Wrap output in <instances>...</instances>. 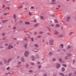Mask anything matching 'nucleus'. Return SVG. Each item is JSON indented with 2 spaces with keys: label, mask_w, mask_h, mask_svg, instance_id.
Instances as JSON below:
<instances>
[{
  "label": "nucleus",
  "mask_w": 76,
  "mask_h": 76,
  "mask_svg": "<svg viewBox=\"0 0 76 76\" xmlns=\"http://www.w3.org/2000/svg\"><path fill=\"white\" fill-rule=\"evenodd\" d=\"M3 40H6V42H7V37H4L3 38H2Z\"/></svg>",
  "instance_id": "4"
},
{
  "label": "nucleus",
  "mask_w": 76,
  "mask_h": 76,
  "mask_svg": "<svg viewBox=\"0 0 76 76\" xmlns=\"http://www.w3.org/2000/svg\"><path fill=\"white\" fill-rule=\"evenodd\" d=\"M65 70V68L64 67H63L62 68V72H64Z\"/></svg>",
  "instance_id": "10"
},
{
  "label": "nucleus",
  "mask_w": 76,
  "mask_h": 76,
  "mask_svg": "<svg viewBox=\"0 0 76 76\" xmlns=\"http://www.w3.org/2000/svg\"><path fill=\"white\" fill-rule=\"evenodd\" d=\"M43 76H47V74H44L43 75Z\"/></svg>",
  "instance_id": "38"
},
{
  "label": "nucleus",
  "mask_w": 76,
  "mask_h": 76,
  "mask_svg": "<svg viewBox=\"0 0 76 76\" xmlns=\"http://www.w3.org/2000/svg\"><path fill=\"white\" fill-rule=\"evenodd\" d=\"M56 67L58 69H59V68H60V65L58 64H57L56 65Z\"/></svg>",
  "instance_id": "6"
},
{
  "label": "nucleus",
  "mask_w": 76,
  "mask_h": 76,
  "mask_svg": "<svg viewBox=\"0 0 76 76\" xmlns=\"http://www.w3.org/2000/svg\"><path fill=\"white\" fill-rule=\"evenodd\" d=\"M13 39L14 40H16V38H13Z\"/></svg>",
  "instance_id": "60"
},
{
  "label": "nucleus",
  "mask_w": 76,
  "mask_h": 76,
  "mask_svg": "<svg viewBox=\"0 0 76 76\" xmlns=\"http://www.w3.org/2000/svg\"><path fill=\"white\" fill-rule=\"evenodd\" d=\"M62 66H64V67H67V65L65 64H62Z\"/></svg>",
  "instance_id": "14"
},
{
  "label": "nucleus",
  "mask_w": 76,
  "mask_h": 76,
  "mask_svg": "<svg viewBox=\"0 0 76 76\" xmlns=\"http://www.w3.org/2000/svg\"><path fill=\"white\" fill-rule=\"evenodd\" d=\"M69 51L70 52H73V49H71V50H69Z\"/></svg>",
  "instance_id": "43"
},
{
  "label": "nucleus",
  "mask_w": 76,
  "mask_h": 76,
  "mask_svg": "<svg viewBox=\"0 0 76 76\" xmlns=\"http://www.w3.org/2000/svg\"><path fill=\"white\" fill-rule=\"evenodd\" d=\"M36 58H39V55H36Z\"/></svg>",
  "instance_id": "23"
},
{
  "label": "nucleus",
  "mask_w": 76,
  "mask_h": 76,
  "mask_svg": "<svg viewBox=\"0 0 76 76\" xmlns=\"http://www.w3.org/2000/svg\"><path fill=\"white\" fill-rule=\"evenodd\" d=\"M50 23L52 24V21H50Z\"/></svg>",
  "instance_id": "63"
},
{
  "label": "nucleus",
  "mask_w": 76,
  "mask_h": 76,
  "mask_svg": "<svg viewBox=\"0 0 76 76\" xmlns=\"http://www.w3.org/2000/svg\"><path fill=\"white\" fill-rule=\"evenodd\" d=\"M66 21H68L69 20H70V17L68 16V17H67V18H66Z\"/></svg>",
  "instance_id": "9"
},
{
  "label": "nucleus",
  "mask_w": 76,
  "mask_h": 76,
  "mask_svg": "<svg viewBox=\"0 0 76 76\" xmlns=\"http://www.w3.org/2000/svg\"><path fill=\"white\" fill-rule=\"evenodd\" d=\"M31 65H34V64L33 63L31 62Z\"/></svg>",
  "instance_id": "49"
},
{
  "label": "nucleus",
  "mask_w": 76,
  "mask_h": 76,
  "mask_svg": "<svg viewBox=\"0 0 76 76\" xmlns=\"http://www.w3.org/2000/svg\"><path fill=\"white\" fill-rule=\"evenodd\" d=\"M55 23H58V22L57 21V20H54Z\"/></svg>",
  "instance_id": "27"
},
{
  "label": "nucleus",
  "mask_w": 76,
  "mask_h": 76,
  "mask_svg": "<svg viewBox=\"0 0 76 76\" xmlns=\"http://www.w3.org/2000/svg\"><path fill=\"white\" fill-rule=\"evenodd\" d=\"M11 48H13V46L12 45H10L8 46V49L10 50Z\"/></svg>",
  "instance_id": "5"
},
{
  "label": "nucleus",
  "mask_w": 76,
  "mask_h": 76,
  "mask_svg": "<svg viewBox=\"0 0 76 76\" xmlns=\"http://www.w3.org/2000/svg\"><path fill=\"white\" fill-rule=\"evenodd\" d=\"M4 61L5 63H6L7 62V60H6V59H4Z\"/></svg>",
  "instance_id": "16"
},
{
  "label": "nucleus",
  "mask_w": 76,
  "mask_h": 76,
  "mask_svg": "<svg viewBox=\"0 0 76 76\" xmlns=\"http://www.w3.org/2000/svg\"><path fill=\"white\" fill-rule=\"evenodd\" d=\"M44 33V32L43 31H40L39 33V34H43Z\"/></svg>",
  "instance_id": "28"
},
{
  "label": "nucleus",
  "mask_w": 76,
  "mask_h": 76,
  "mask_svg": "<svg viewBox=\"0 0 76 76\" xmlns=\"http://www.w3.org/2000/svg\"><path fill=\"white\" fill-rule=\"evenodd\" d=\"M72 33H73V32H70L69 34V35H72Z\"/></svg>",
  "instance_id": "50"
},
{
  "label": "nucleus",
  "mask_w": 76,
  "mask_h": 76,
  "mask_svg": "<svg viewBox=\"0 0 76 76\" xmlns=\"http://www.w3.org/2000/svg\"><path fill=\"white\" fill-rule=\"evenodd\" d=\"M34 51H35V52H38V49H34Z\"/></svg>",
  "instance_id": "17"
},
{
  "label": "nucleus",
  "mask_w": 76,
  "mask_h": 76,
  "mask_svg": "<svg viewBox=\"0 0 76 76\" xmlns=\"http://www.w3.org/2000/svg\"><path fill=\"white\" fill-rule=\"evenodd\" d=\"M7 21H8V20H3L2 21V22H3V23H5V22H7Z\"/></svg>",
  "instance_id": "25"
},
{
  "label": "nucleus",
  "mask_w": 76,
  "mask_h": 76,
  "mask_svg": "<svg viewBox=\"0 0 76 76\" xmlns=\"http://www.w3.org/2000/svg\"><path fill=\"white\" fill-rule=\"evenodd\" d=\"M5 35H6L5 33H3L2 34V35L3 37V36H4Z\"/></svg>",
  "instance_id": "26"
},
{
  "label": "nucleus",
  "mask_w": 76,
  "mask_h": 76,
  "mask_svg": "<svg viewBox=\"0 0 76 76\" xmlns=\"http://www.w3.org/2000/svg\"><path fill=\"white\" fill-rule=\"evenodd\" d=\"M5 45L6 46H8V44L7 43L5 44Z\"/></svg>",
  "instance_id": "55"
},
{
  "label": "nucleus",
  "mask_w": 76,
  "mask_h": 76,
  "mask_svg": "<svg viewBox=\"0 0 76 76\" xmlns=\"http://www.w3.org/2000/svg\"><path fill=\"white\" fill-rule=\"evenodd\" d=\"M56 27H60V25L58 24H57L56 25Z\"/></svg>",
  "instance_id": "21"
},
{
  "label": "nucleus",
  "mask_w": 76,
  "mask_h": 76,
  "mask_svg": "<svg viewBox=\"0 0 76 76\" xmlns=\"http://www.w3.org/2000/svg\"><path fill=\"white\" fill-rule=\"evenodd\" d=\"M27 45H28L27 44H25L24 45V47L25 48H26L27 47Z\"/></svg>",
  "instance_id": "15"
},
{
  "label": "nucleus",
  "mask_w": 76,
  "mask_h": 76,
  "mask_svg": "<svg viewBox=\"0 0 76 76\" xmlns=\"http://www.w3.org/2000/svg\"><path fill=\"white\" fill-rule=\"evenodd\" d=\"M40 19H43L44 18H43V17L42 16H40Z\"/></svg>",
  "instance_id": "40"
},
{
  "label": "nucleus",
  "mask_w": 76,
  "mask_h": 76,
  "mask_svg": "<svg viewBox=\"0 0 76 76\" xmlns=\"http://www.w3.org/2000/svg\"><path fill=\"white\" fill-rule=\"evenodd\" d=\"M17 58L18 59H19L20 58V56H18L17 57Z\"/></svg>",
  "instance_id": "44"
},
{
  "label": "nucleus",
  "mask_w": 76,
  "mask_h": 76,
  "mask_svg": "<svg viewBox=\"0 0 76 76\" xmlns=\"http://www.w3.org/2000/svg\"><path fill=\"white\" fill-rule=\"evenodd\" d=\"M48 55L49 56H52V55H53V53L51 52H50Z\"/></svg>",
  "instance_id": "13"
},
{
  "label": "nucleus",
  "mask_w": 76,
  "mask_h": 76,
  "mask_svg": "<svg viewBox=\"0 0 76 76\" xmlns=\"http://www.w3.org/2000/svg\"><path fill=\"white\" fill-rule=\"evenodd\" d=\"M56 1V0H52V2H54V1Z\"/></svg>",
  "instance_id": "57"
},
{
  "label": "nucleus",
  "mask_w": 76,
  "mask_h": 76,
  "mask_svg": "<svg viewBox=\"0 0 76 76\" xmlns=\"http://www.w3.org/2000/svg\"><path fill=\"white\" fill-rule=\"evenodd\" d=\"M31 58H32V60L33 61H34L35 60V56H31Z\"/></svg>",
  "instance_id": "7"
},
{
  "label": "nucleus",
  "mask_w": 76,
  "mask_h": 76,
  "mask_svg": "<svg viewBox=\"0 0 76 76\" xmlns=\"http://www.w3.org/2000/svg\"><path fill=\"white\" fill-rule=\"evenodd\" d=\"M48 28L49 31H50V32H51V29H50V28H49V27H48Z\"/></svg>",
  "instance_id": "33"
},
{
  "label": "nucleus",
  "mask_w": 76,
  "mask_h": 76,
  "mask_svg": "<svg viewBox=\"0 0 76 76\" xmlns=\"http://www.w3.org/2000/svg\"><path fill=\"white\" fill-rule=\"evenodd\" d=\"M21 63L22 62H18V64H21Z\"/></svg>",
  "instance_id": "61"
},
{
  "label": "nucleus",
  "mask_w": 76,
  "mask_h": 76,
  "mask_svg": "<svg viewBox=\"0 0 76 76\" xmlns=\"http://www.w3.org/2000/svg\"><path fill=\"white\" fill-rule=\"evenodd\" d=\"M34 8H35L33 6H32L31 7V9H34Z\"/></svg>",
  "instance_id": "32"
},
{
  "label": "nucleus",
  "mask_w": 76,
  "mask_h": 76,
  "mask_svg": "<svg viewBox=\"0 0 76 76\" xmlns=\"http://www.w3.org/2000/svg\"><path fill=\"white\" fill-rule=\"evenodd\" d=\"M29 54V52H28V51H26L24 53V56L25 57H28Z\"/></svg>",
  "instance_id": "1"
},
{
  "label": "nucleus",
  "mask_w": 76,
  "mask_h": 76,
  "mask_svg": "<svg viewBox=\"0 0 76 76\" xmlns=\"http://www.w3.org/2000/svg\"><path fill=\"white\" fill-rule=\"evenodd\" d=\"M73 75V73L71 72L69 74V76H71L72 75Z\"/></svg>",
  "instance_id": "18"
},
{
  "label": "nucleus",
  "mask_w": 76,
  "mask_h": 76,
  "mask_svg": "<svg viewBox=\"0 0 76 76\" xmlns=\"http://www.w3.org/2000/svg\"><path fill=\"white\" fill-rule=\"evenodd\" d=\"M44 41H45L44 39H42V42H43V43H44Z\"/></svg>",
  "instance_id": "59"
},
{
  "label": "nucleus",
  "mask_w": 76,
  "mask_h": 76,
  "mask_svg": "<svg viewBox=\"0 0 76 76\" xmlns=\"http://www.w3.org/2000/svg\"><path fill=\"white\" fill-rule=\"evenodd\" d=\"M38 37L39 38H41V36L40 35L38 36Z\"/></svg>",
  "instance_id": "54"
},
{
  "label": "nucleus",
  "mask_w": 76,
  "mask_h": 76,
  "mask_svg": "<svg viewBox=\"0 0 76 76\" xmlns=\"http://www.w3.org/2000/svg\"><path fill=\"white\" fill-rule=\"evenodd\" d=\"M25 24L26 25H29V23L28 22H26L25 23Z\"/></svg>",
  "instance_id": "20"
},
{
  "label": "nucleus",
  "mask_w": 76,
  "mask_h": 76,
  "mask_svg": "<svg viewBox=\"0 0 76 76\" xmlns=\"http://www.w3.org/2000/svg\"><path fill=\"white\" fill-rule=\"evenodd\" d=\"M54 34H55V35H57V34H58V32L57 31H56L54 33Z\"/></svg>",
  "instance_id": "24"
},
{
  "label": "nucleus",
  "mask_w": 76,
  "mask_h": 76,
  "mask_svg": "<svg viewBox=\"0 0 76 76\" xmlns=\"http://www.w3.org/2000/svg\"><path fill=\"white\" fill-rule=\"evenodd\" d=\"M38 45H37V44H34V46L36 48H38Z\"/></svg>",
  "instance_id": "11"
},
{
  "label": "nucleus",
  "mask_w": 76,
  "mask_h": 76,
  "mask_svg": "<svg viewBox=\"0 0 76 76\" xmlns=\"http://www.w3.org/2000/svg\"><path fill=\"white\" fill-rule=\"evenodd\" d=\"M29 15H32V14L31 12H29Z\"/></svg>",
  "instance_id": "58"
},
{
  "label": "nucleus",
  "mask_w": 76,
  "mask_h": 76,
  "mask_svg": "<svg viewBox=\"0 0 76 76\" xmlns=\"http://www.w3.org/2000/svg\"><path fill=\"white\" fill-rule=\"evenodd\" d=\"M53 42H54V40L53 39H51L49 41V43L51 45H53Z\"/></svg>",
  "instance_id": "2"
},
{
  "label": "nucleus",
  "mask_w": 76,
  "mask_h": 76,
  "mask_svg": "<svg viewBox=\"0 0 76 76\" xmlns=\"http://www.w3.org/2000/svg\"><path fill=\"white\" fill-rule=\"evenodd\" d=\"M53 61H56V59L55 58H54L53 59Z\"/></svg>",
  "instance_id": "52"
},
{
  "label": "nucleus",
  "mask_w": 76,
  "mask_h": 76,
  "mask_svg": "<svg viewBox=\"0 0 76 76\" xmlns=\"http://www.w3.org/2000/svg\"><path fill=\"white\" fill-rule=\"evenodd\" d=\"M26 66L27 67H28V66H29V65L28 64H26Z\"/></svg>",
  "instance_id": "47"
},
{
  "label": "nucleus",
  "mask_w": 76,
  "mask_h": 76,
  "mask_svg": "<svg viewBox=\"0 0 76 76\" xmlns=\"http://www.w3.org/2000/svg\"><path fill=\"white\" fill-rule=\"evenodd\" d=\"M59 75L60 76H64V74L63 73L60 72L59 73Z\"/></svg>",
  "instance_id": "8"
},
{
  "label": "nucleus",
  "mask_w": 76,
  "mask_h": 76,
  "mask_svg": "<svg viewBox=\"0 0 76 76\" xmlns=\"http://www.w3.org/2000/svg\"><path fill=\"white\" fill-rule=\"evenodd\" d=\"M12 58H10L8 59L7 63L8 64H9V63L10 62V61H12Z\"/></svg>",
  "instance_id": "3"
},
{
  "label": "nucleus",
  "mask_w": 76,
  "mask_h": 76,
  "mask_svg": "<svg viewBox=\"0 0 76 76\" xmlns=\"http://www.w3.org/2000/svg\"><path fill=\"white\" fill-rule=\"evenodd\" d=\"M4 7H5V5H2V8L3 9H4Z\"/></svg>",
  "instance_id": "42"
},
{
  "label": "nucleus",
  "mask_w": 76,
  "mask_h": 76,
  "mask_svg": "<svg viewBox=\"0 0 76 76\" xmlns=\"http://www.w3.org/2000/svg\"><path fill=\"white\" fill-rule=\"evenodd\" d=\"M61 47H62V48H63V45L61 44Z\"/></svg>",
  "instance_id": "48"
},
{
  "label": "nucleus",
  "mask_w": 76,
  "mask_h": 76,
  "mask_svg": "<svg viewBox=\"0 0 76 76\" xmlns=\"http://www.w3.org/2000/svg\"><path fill=\"white\" fill-rule=\"evenodd\" d=\"M67 56H69V57H70V56H72V54L70 53H69L67 54Z\"/></svg>",
  "instance_id": "22"
},
{
  "label": "nucleus",
  "mask_w": 76,
  "mask_h": 76,
  "mask_svg": "<svg viewBox=\"0 0 76 76\" xmlns=\"http://www.w3.org/2000/svg\"><path fill=\"white\" fill-rule=\"evenodd\" d=\"M24 40H25V41H27V39L26 38L24 39Z\"/></svg>",
  "instance_id": "56"
},
{
  "label": "nucleus",
  "mask_w": 76,
  "mask_h": 76,
  "mask_svg": "<svg viewBox=\"0 0 76 76\" xmlns=\"http://www.w3.org/2000/svg\"><path fill=\"white\" fill-rule=\"evenodd\" d=\"M53 76H57V75L56 74H54L53 75Z\"/></svg>",
  "instance_id": "64"
},
{
  "label": "nucleus",
  "mask_w": 76,
  "mask_h": 76,
  "mask_svg": "<svg viewBox=\"0 0 76 76\" xmlns=\"http://www.w3.org/2000/svg\"><path fill=\"white\" fill-rule=\"evenodd\" d=\"M28 34L29 35H31V34H32V33H31L30 32H28Z\"/></svg>",
  "instance_id": "39"
},
{
  "label": "nucleus",
  "mask_w": 76,
  "mask_h": 76,
  "mask_svg": "<svg viewBox=\"0 0 76 76\" xmlns=\"http://www.w3.org/2000/svg\"><path fill=\"white\" fill-rule=\"evenodd\" d=\"M41 65H39V66H38V68L40 69V68H41Z\"/></svg>",
  "instance_id": "41"
},
{
  "label": "nucleus",
  "mask_w": 76,
  "mask_h": 76,
  "mask_svg": "<svg viewBox=\"0 0 76 76\" xmlns=\"http://www.w3.org/2000/svg\"><path fill=\"white\" fill-rule=\"evenodd\" d=\"M70 48H71V46H70L69 45L67 47V48H68V49H70Z\"/></svg>",
  "instance_id": "29"
},
{
  "label": "nucleus",
  "mask_w": 76,
  "mask_h": 76,
  "mask_svg": "<svg viewBox=\"0 0 76 76\" xmlns=\"http://www.w3.org/2000/svg\"><path fill=\"white\" fill-rule=\"evenodd\" d=\"M7 70H9V69H10V67H8L7 68Z\"/></svg>",
  "instance_id": "45"
},
{
  "label": "nucleus",
  "mask_w": 76,
  "mask_h": 76,
  "mask_svg": "<svg viewBox=\"0 0 76 76\" xmlns=\"http://www.w3.org/2000/svg\"><path fill=\"white\" fill-rule=\"evenodd\" d=\"M16 15L14 14V19H16Z\"/></svg>",
  "instance_id": "35"
},
{
  "label": "nucleus",
  "mask_w": 76,
  "mask_h": 76,
  "mask_svg": "<svg viewBox=\"0 0 76 76\" xmlns=\"http://www.w3.org/2000/svg\"><path fill=\"white\" fill-rule=\"evenodd\" d=\"M31 41H34V38H33V37L31 38Z\"/></svg>",
  "instance_id": "34"
},
{
  "label": "nucleus",
  "mask_w": 76,
  "mask_h": 76,
  "mask_svg": "<svg viewBox=\"0 0 76 76\" xmlns=\"http://www.w3.org/2000/svg\"><path fill=\"white\" fill-rule=\"evenodd\" d=\"M21 60L22 61H23V62H24L25 61L24 58H21Z\"/></svg>",
  "instance_id": "12"
},
{
  "label": "nucleus",
  "mask_w": 76,
  "mask_h": 76,
  "mask_svg": "<svg viewBox=\"0 0 76 76\" xmlns=\"http://www.w3.org/2000/svg\"><path fill=\"white\" fill-rule=\"evenodd\" d=\"M29 72H31V73H32L33 72V71L32 70H30L28 71Z\"/></svg>",
  "instance_id": "36"
},
{
  "label": "nucleus",
  "mask_w": 76,
  "mask_h": 76,
  "mask_svg": "<svg viewBox=\"0 0 76 76\" xmlns=\"http://www.w3.org/2000/svg\"><path fill=\"white\" fill-rule=\"evenodd\" d=\"M6 9H7L8 10H9L10 9V7H7Z\"/></svg>",
  "instance_id": "46"
},
{
  "label": "nucleus",
  "mask_w": 76,
  "mask_h": 76,
  "mask_svg": "<svg viewBox=\"0 0 76 76\" xmlns=\"http://www.w3.org/2000/svg\"><path fill=\"white\" fill-rule=\"evenodd\" d=\"M9 74H13V72H9Z\"/></svg>",
  "instance_id": "51"
},
{
  "label": "nucleus",
  "mask_w": 76,
  "mask_h": 76,
  "mask_svg": "<svg viewBox=\"0 0 76 76\" xmlns=\"http://www.w3.org/2000/svg\"><path fill=\"white\" fill-rule=\"evenodd\" d=\"M37 31H35L34 32V35H37Z\"/></svg>",
  "instance_id": "37"
},
{
  "label": "nucleus",
  "mask_w": 76,
  "mask_h": 76,
  "mask_svg": "<svg viewBox=\"0 0 76 76\" xmlns=\"http://www.w3.org/2000/svg\"><path fill=\"white\" fill-rule=\"evenodd\" d=\"M65 60H67V59H69V57L68 56H66L65 57Z\"/></svg>",
  "instance_id": "19"
},
{
  "label": "nucleus",
  "mask_w": 76,
  "mask_h": 76,
  "mask_svg": "<svg viewBox=\"0 0 76 76\" xmlns=\"http://www.w3.org/2000/svg\"><path fill=\"white\" fill-rule=\"evenodd\" d=\"M48 35H51V34H50V33H48Z\"/></svg>",
  "instance_id": "53"
},
{
  "label": "nucleus",
  "mask_w": 76,
  "mask_h": 76,
  "mask_svg": "<svg viewBox=\"0 0 76 76\" xmlns=\"http://www.w3.org/2000/svg\"><path fill=\"white\" fill-rule=\"evenodd\" d=\"M38 26V24H36L34 25V26L35 27H37V26Z\"/></svg>",
  "instance_id": "31"
},
{
  "label": "nucleus",
  "mask_w": 76,
  "mask_h": 76,
  "mask_svg": "<svg viewBox=\"0 0 76 76\" xmlns=\"http://www.w3.org/2000/svg\"><path fill=\"white\" fill-rule=\"evenodd\" d=\"M74 74H76V71H75L74 72Z\"/></svg>",
  "instance_id": "62"
},
{
  "label": "nucleus",
  "mask_w": 76,
  "mask_h": 76,
  "mask_svg": "<svg viewBox=\"0 0 76 76\" xmlns=\"http://www.w3.org/2000/svg\"><path fill=\"white\" fill-rule=\"evenodd\" d=\"M59 61H60V62H61V61H62V59H61V58H60L59 59Z\"/></svg>",
  "instance_id": "30"
}]
</instances>
